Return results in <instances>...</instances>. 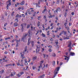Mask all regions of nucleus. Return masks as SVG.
<instances>
[{"label":"nucleus","mask_w":78,"mask_h":78,"mask_svg":"<svg viewBox=\"0 0 78 78\" xmlns=\"http://www.w3.org/2000/svg\"><path fill=\"white\" fill-rule=\"evenodd\" d=\"M40 49H38L37 48V49H36V52H39V51Z\"/></svg>","instance_id":"obj_25"},{"label":"nucleus","mask_w":78,"mask_h":78,"mask_svg":"<svg viewBox=\"0 0 78 78\" xmlns=\"http://www.w3.org/2000/svg\"><path fill=\"white\" fill-rule=\"evenodd\" d=\"M25 65H26V66H27V65H28V63H27V62H25Z\"/></svg>","instance_id":"obj_60"},{"label":"nucleus","mask_w":78,"mask_h":78,"mask_svg":"<svg viewBox=\"0 0 78 78\" xmlns=\"http://www.w3.org/2000/svg\"><path fill=\"white\" fill-rule=\"evenodd\" d=\"M28 35V36H29V37H31V31L30 30H29L28 33H25V35H23L21 41H23V42H25V39H26V38L27 37Z\"/></svg>","instance_id":"obj_1"},{"label":"nucleus","mask_w":78,"mask_h":78,"mask_svg":"<svg viewBox=\"0 0 78 78\" xmlns=\"http://www.w3.org/2000/svg\"><path fill=\"white\" fill-rule=\"evenodd\" d=\"M30 43H31V42H30V41H28L27 42V45H29L30 44Z\"/></svg>","instance_id":"obj_33"},{"label":"nucleus","mask_w":78,"mask_h":78,"mask_svg":"<svg viewBox=\"0 0 78 78\" xmlns=\"http://www.w3.org/2000/svg\"><path fill=\"white\" fill-rule=\"evenodd\" d=\"M59 2V0H57V4H58Z\"/></svg>","instance_id":"obj_45"},{"label":"nucleus","mask_w":78,"mask_h":78,"mask_svg":"<svg viewBox=\"0 0 78 78\" xmlns=\"http://www.w3.org/2000/svg\"><path fill=\"white\" fill-rule=\"evenodd\" d=\"M71 25H72V23H69V26H70Z\"/></svg>","instance_id":"obj_62"},{"label":"nucleus","mask_w":78,"mask_h":78,"mask_svg":"<svg viewBox=\"0 0 78 78\" xmlns=\"http://www.w3.org/2000/svg\"><path fill=\"white\" fill-rule=\"evenodd\" d=\"M24 4H25V1H23L22 2H21L20 3V5H24Z\"/></svg>","instance_id":"obj_15"},{"label":"nucleus","mask_w":78,"mask_h":78,"mask_svg":"<svg viewBox=\"0 0 78 78\" xmlns=\"http://www.w3.org/2000/svg\"><path fill=\"white\" fill-rule=\"evenodd\" d=\"M59 68L60 67H58L57 68H56V70H55L54 72V78H55V76H56V74H58V72L59 71Z\"/></svg>","instance_id":"obj_3"},{"label":"nucleus","mask_w":78,"mask_h":78,"mask_svg":"<svg viewBox=\"0 0 78 78\" xmlns=\"http://www.w3.org/2000/svg\"><path fill=\"white\" fill-rule=\"evenodd\" d=\"M36 58H37V57L36 56H34L33 58V60H35V59H36Z\"/></svg>","instance_id":"obj_20"},{"label":"nucleus","mask_w":78,"mask_h":78,"mask_svg":"<svg viewBox=\"0 0 78 78\" xmlns=\"http://www.w3.org/2000/svg\"><path fill=\"white\" fill-rule=\"evenodd\" d=\"M18 18H16L15 20V22L16 23H17L19 22V20H18Z\"/></svg>","instance_id":"obj_12"},{"label":"nucleus","mask_w":78,"mask_h":78,"mask_svg":"<svg viewBox=\"0 0 78 78\" xmlns=\"http://www.w3.org/2000/svg\"><path fill=\"white\" fill-rule=\"evenodd\" d=\"M11 66V65L10 64H8L7 65H5V67H7L8 66Z\"/></svg>","instance_id":"obj_18"},{"label":"nucleus","mask_w":78,"mask_h":78,"mask_svg":"<svg viewBox=\"0 0 78 78\" xmlns=\"http://www.w3.org/2000/svg\"><path fill=\"white\" fill-rule=\"evenodd\" d=\"M41 64H42V63H43V62H44V61H41Z\"/></svg>","instance_id":"obj_53"},{"label":"nucleus","mask_w":78,"mask_h":78,"mask_svg":"<svg viewBox=\"0 0 78 78\" xmlns=\"http://www.w3.org/2000/svg\"><path fill=\"white\" fill-rule=\"evenodd\" d=\"M36 7H37V6H38V7H39V8H40V7H41V6H39V5H38V4L37 3H36Z\"/></svg>","instance_id":"obj_34"},{"label":"nucleus","mask_w":78,"mask_h":78,"mask_svg":"<svg viewBox=\"0 0 78 78\" xmlns=\"http://www.w3.org/2000/svg\"><path fill=\"white\" fill-rule=\"evenodd\" d=\"M47 10V9H44V11H43L42 12V13H44L45 11H46V10Z\"/></svg>","instance_id":"obj_32"},{"label":"nucleus","mask_w":78,"mask_h":78,"mask_svg":"<svg viewBox=\"0 0 78 78\" xmlns=\"http://www.w3.org/2000/svg\"><path fill=\"white\" fill-rule=\"evenodd\" d=\"M25 62H27V59H25L24 60Z\"/></svg>","instance_id":"obj_52"},{"label":"nucleus","mask_w":78,"mask_h":78,"mask_svg":"<svg viewBox=\"0 0 78 78\" xmlns=\"http://www.w3.org/2000/svg\"><path fill=\"white\" fill-rule=\"evenodd\" d=\"M39 30H38L37 31V33L36 34V35H37V34H38V33H39Z\"/></svg>","instance_id":"obj_41"},{"label":"nucleus","mask_w":78,"mask_h":78,"mask_svg":"<svg viewBox=\"0 0 78 78\" xmlns=\"http://www.w3.org/2000/svg\"><path fill=\"white\" fill-rule=\"evenodd\" d=\"M21 74V75H22V74H23L24 73L23 72H21V73H20Z\"/></svg>","instance_id":"obj_59"},{"label":"nucleus","mask_w":78,"mask_h":78,"mask_svg":"<svg viewBox=\"0 0 78 78\" xmlns=\"http://www.w3.org/2000/svg\"><path fill=\"white\" fill-rule=\"evenodd\" d=\"M32 69H33V70H34V69H36V67H35L34 66H33L32 67Z\"/></svg>","instance_id":"obj_49"},{"label":"nucleus","mask_w":78,"mask_h":78,"mask_svg":"<svg viewBox=\"0 0 78 78\" xmlns=\"http://www.w3.org/2000/svg\"><path fill=\"white\" fill-rule=\"evenodd\" d=\"M71 14H72V16H73V15H74V14H75V13H74V12H72L71 13Z\"/></svg>","instance_id":"obj_47"},{"label":"nucleus","mask_w":78,"mask_h":78,"mask_svg":"<svg viewBox=\"0 0 78 78\" xmlns=\"http://www.w3.org/2000/svg\"><path fill=\"white\" fill-rule=\"evenodd\" d=\"M56 9L57 11H61V9L59 8H57Z\"/></svg>","instance_id":"obj_21"},{"label":"nucleus","mask_w":78,"mask_h":78,"mask_svg":"<svg viewBox=\"0 0 78 78\" xmlns=\"http://www.w3.org/2000/svg\"><path fill=\"white\" fill-rule=\"evenodd\" d=\"M72 36V34H71V35L67 37V39H69V37H71Z\"/></svg>","instance_id":"obj_31"},{"label":"nucleus","mask_w":78,"mask_h":78,"mask_svg":"<svg viewBox=\"0 0 78 78\" xmlns=\"http://www.w3.org/2000/svg\"><path fill=\"white\" fill-rule=\"evenodd\" d=\"M14 25L15 27H16L18 26V23H15L14 24Z\"/></svg>","instance_id":"obj_13"},{"label":"nucleus","mask_w":78,"mask_h":78,"mask_svg":"<svg viewBox=\"0 0 78 78\" xmlns=\"http://www.w3.org/2000/svg\"><path fill=\"white\" fill-rule=\"evenodd\" d=\"M22 17V16L21 15H19L17 14L16 16V18H18V17H20V18Z\"/></svg>","instance_id":"obj_8"},{"label":"nucleus","mask_w":78,"mask_h":78,"mask_svg":"<svg viewBox=\"0 0 78 78\" xmlns=\"http://www.w3.org/2000/svg\"><path fill=\"white\" fill-rule=\"evenodd\" d=\"M54 14H58V12L57 10L56 9V10H55L54 11Z\"/></svg>","instance_id":"obj_11"},{"label":"nucleus","mask_w":78,"mask_h":78,"mask_svg":"<svg viewBox=\"0 0 78 78\" xmlns=\"http://www.w3.org/2000/svg\"><path fill=\"white\" fill-rule=\"evenodd\" d=\"M72 41H70L69 42V43L68 44V47H72Z\"/></svg>","instance_id":"obj_6"},{"label":"nucleus","mask_w":78,"mask_h":78,"mask_svg":"<svg viewBox=\"0 0 78 78\" xmlns=\"http://www.w3.org/2000/svg\"><path fill=\"white\" fill-rule=\"evenodd\" d=\"M75 53L73 52H70L69 53V56H74L75 55Z\"/></svg>","instance_id":"obj_7"},{"label":"nucleus","mask_w":78,"mask_h":78,"mask_svg":"<svg viewBox=\"0 0 78 78\" xmlns=\"http://www.w3.org/2000/svg\"><path fill=\"white\" fill-rule=\"evenodd\" d=\"M4 53L5 54H7V53H8V52L6 51H5V52Z\"/></svg>","instance_id":"obj_56"},{"label":"nucleus","mask_w":78,"mask_h":78,"mask_svg":"<svg viewBox=\"0 0 78 78\" xmlns=\"http://www.w3.org/2000/svg\"><path fill=\"white\" fill-rule=\"evenodd\" d=\"M6 25H7V23H5V24L4 25V27H6Z\"/></svg>","instance_id":"obj_51"},{"label":"nucleus","mask_w":78,"mask_h":78,"mask_svg":"<svg viewBox=\"0 0 78 78\" xmlns=\"http://www.w3.org/2000/svg\"><path fill=\"white\" fill-rule=\"evenodd\" d=\"M29 12V10H27V12H26L25 13V15L27 16L28 12Z\"/></svg>","instance_id":"obj_17"},{"label":"nucleus","mask_w":78,"mask_h":78,"mask_svg":"<svg viewBox=\"0 0 78 78\" xmlns=\"http://www.w3.org/2000/svg\"><path fill=\"white\" fill-rule=\"evenodd\" d=\"M14 12H13L11 14V16H13V15H14Z\"/></svg>","instance_id":"obj_40"},{"label":"nucleus","mask_w":78,"mask_h":78,"mask_svg":"<svg viewBox=\"0 0 78 78\" xmlns=\"http://www.w3.org/2000/svg\"><path fill=\"white\" fill-rule=\"evenodd\" d=\"M41 67L42 68V64H40V66L39 67V69H41Z\"/></svg>","instance_id":"obj_29"},{"label":"nucleus","mask_w":78,"mask_h":78,"mask_svg":"<svg viewBox=\"0 0 78 78\" xmlns=\"http://www.w3.org/2000/svg\"><path fill=\"white\" fill-rule=\"evenodd\" d=\"M35 28H35V27H33V26H31V30H33V29L34 30H35Z\"/></svg>","instance_id":"obj_14"},{"label":"nucleus","mask_w":78,"mask_h":78,"mask_svg":"<svg viewBox=\"0 0 78 78\" xmlns=\"http://www.w3.org/2000/svg\"><path fill=\"white\" fill-rule=\"evenodd\" d=\"M40 24L41 23H40V22L39 21H38L37 23L38 27H39L40 26Z\"/></svg>","instance_id":"obj_23"},{"label":"nucleus","mask_w":78,"mask_h":78,"mask_svg":"<svg viewBox=\"0 0 78 78\" xmlns=\"http://www.w3.org/2000/svg\"><path fill=\"white\" fill-rule=\"evenodd\" d=\"M6 8H7V9H9V4H7V6L6 7Z\"/></svg>","instance_id":"obj_27"},{"label":"nucleus","mask_w":78,"mask_h":78,"mask_svg":"<svg viewBox=\"0 0 78 78\" xmlns=\"http://www.w3.org/2000/svg\"><path fill=\"white\" fill-rule=\"evenodd\" d=\"M49 48L50 49H51V48H52V47L51 46H48Z\"/></svg>","instance_id":"obj_39"},{"label":"nucleus","mask_w":78,"mask_h":78,"mask_svg":"<svg viewBox=\"0 0 78 78\" xmlns=\"http://www.w3.org/2000/svg\"><path fill=\"white\" fill-rule=\"evenodd\" d=\"M55 61H53V65L55 66Z\"/></svg>","instance_id":"obj_35"},{"label":"nucleus","mask_w":78,"mask_h":78,"mask_svg":"<svg viewBox=\"0 0 78 78\" xmlns=\"http://www.w3.org/2000/svg\"><path fill=\"white\" fill-rule=\"evenodd\" d=\"M31 40V37H29V38H28V41L30 42V41Z\"/></svg>","instance_id":"obj_46"},{"label":"nucleus","mask_w":78,"mask_h":78,"mask_svg":"<svg viewBox=\"0 0 78 78\" xmlns=\"http://www.w3.org/2000/svg\"><path fill=\"white\" fill-rule=\"evenodd\" d=\"M34 41H31V45L33 47H34Z\"/></svg>","instance_id":"obj_10"},{"label":"nucleus","mask_w":78,"mask_h":78,"mask_svg":"<svg viewBox=\"0 0 78 78\" xmlns=\"http://www.w3.org/2000/svg\"><path fill=\"white\" fill-rule=\"evenodd\" d=\"M48 51L50 52H51V49H50L48 50Z\"/></svg>","instance_id":"obj_57"},{"label":"nucleus","mask_w":78,"mask_h":78,"mask_svg":"<svg viewBox=\"0 0 78 78\" xmlns=\"http://www.w3.org/2000/svg\"><path fill=\"white\" fill-rule=\"evenodd\" d=\"M66 16H67V12H65L64 15L65 17H66Z\"/></svg>","instance_id":"obj_38"},{"label":"nucleus","mask_w":78,"mask_h":78,"mask_svg":"<svg viewBox=\"0 0 78 78\" xmlns=\"http://www.w3.org/2000/svg\"><path fill=\"white\" fill-rule=\"evenodd\" d=\"M22 15L23 17H25V15H24V14H22Z\"/></svg>","instance_id":"obj_43"},{"label":"nucleus","mask_w":78,"mask_h":78,"mask_svg":"<svg viewBox=\"0 0 78 78\" xmlns=\"http://www.w3.org/2000/svg\"><path fill=\"white\" fill-rule=\"evenodd\" d=\"M44 58H45V55L44 54H43Z\"/></svg>","instance_id":"obj_58"},{"label":"nucleus","mask_w":78,"mask_h":78,"mask_svg":"<svg viewBox=\"0 0 78 78\" xmlns=\"http://www.w3.org/2000/svg\"><path fill=\"white\" fill-rule=\"evenodd\" d=\"M16 47H18V45H19V43L18 42H16Z\"/></svg>","instance_id":"obj_24"},{"label":"nucleus","mask_w":78,"mask_h":78,"mask_svg":"<svg viewBox=\"0 0 78 78\" xmlns=\"http://www.w3.org/2000/svg\"><path fill=\"white\" fill-rule=\"evenodd\" d=\"M11 39L10 37H6L5 38V40H8V39Z\"/></svg>","instance_id":"obj_30"},{"label":"nucleus","mask_w":78,"mask_h":78,"mask_svg":"<svg viewBox=\"0 0 78 78\" xmlns=\"http://www.w3.org/2000/svg\"><path fill=\"white\" fill-rule=\"evenodd\" d=\"M41 2V1L39 0L38 2V4L39 5L40 4V2Z\"/></svg>","instance_id":"obj_55"},{"label":"nucleus","mask_w":78,"mask_h":78,"mask_svg":"<svg viewBox=\"0 0 78 78\" xmlns=\"http://www.w3.org/2000/svg\"><path fill=\"white\" fill-rule=\"evenodd\" d=\"M27 51V46H26L25 48V50L23 51V53H20V54H21V57H22V59H23L25 58V57L23 56H24V55H25V53Z\"/></svg>","instance_id":"obj_2"},{"label":"nucleus","mask_w":78,"mask_h":78,"mask_svg":"<svg viewBox=\"0 0 78 78\" xmlns=\"http://www.w3.org/2000/svg\"><path fill=\"white\" fill-rule=\"evenodd\" d=\"M50 40L51 41H53V39L52 38H51L50 39Z\"/></svg>","instance_id":"obj_54"},{"label":"nucleus","mask_w":78,"mask_h":78,"mask_svg":"<svg viewBox=\"0 0 78 78\" xmlns=\"http://www.w3.org/2000/svg\"><path fill=\"white\" fill-rule=\"evenodd\" d=\"M42 36H43V37H45V34L43 33L42 34Z\"/></svg>","instance_id":"obj_37"},{"label":"nucleus","mask_w":78,"mask_h":78,"mask_svg":"<svg viewBox=\"0 0 78 78\" xmlns=\"http://www.w3.org/2000/svg\"><path fill=\"white\" fill-rule=\"evenodd\" d=\"M21 75V74L20 73L17 74V76L18 77H20Z\"/></svg>","instance_id":"obj_19"},{"label":"nucleus","mask_w":78,"mask_h":78,"mask_svg":"<svg viewBox=\"0 0 78 78\" xmlns=\"http://www.w3.org/2000/svg\"><path fill=\"white\" fill-rule=\"evenodd\" d=\"M7 5H9V6L11 5V0H9L7 2Z\"/></svg>","instance_id":"obj_4"},{"label":"nucleus","mask_w":78,"mask_h":78,"mask_svg":"<svg viewBox=\"0 0 78 78\" xmlns=\"http://www.w3.org/2000/svg\"><path fill=\"white\" fill-rule=\"evenodd\" d=\"M16 42H20V39H19V40H16Z\"/></svg>","instance_id":"obj_28"},{"label":"nucleus","mask_w":78,"mask_h":78,"mask_svg":"<svg viewBox=\"0 0 78 78\" xmlns=\"http://www.w3.org/2000/svg\"><path fill=\"white\" fill-rule=\"evenodd\" d=\"M37 48H41V46L39 45H37Z\"/></svg>","instance_id":"obj_26"},{"label":"nucleus","mask_w":78,"mask_h":78,"mask_svg":"<svg viewBox=\"0 0 78 78\" xmlns=\"http://www.w3.org/2000/svg\"><path fill=\"white\" fill-rule=\"evenodd\" d=\"M52 56L53 57H55V56H56V54H53Z\"/></svg>","instance_id":"obj_36"},{"label":"nucleus","mask_w":78,"mask_h":78,"mask_svg":"<svg viewBox=\"0 0 78 78\" xmlns=\"http://www.w3.org/2000/svg\"><path fill=\"white\" fill-rule=\"evenodd\" d=\"M13 74L12 73H11V76H13Z\"/></svg>","instance_id":"obj_64"},{"label":"nucleus","mask_w":78,"mask_h":78,"mask_svg":"<svg viewBox=\"0 0 78 78\" xmlns=\"http://www.w3.org/2000/svg\"><path fill=\"white\" fill-rule=\"evenodd\" d=\"M44 48H42V50H41V52H43V51H44Z\"/></svg>","instance_id":"obj_44"},{"label":"nucleus","mask_w":78,"mask_h":78,"mask_svg":"<svg viewBox=\"0 0 78 78\" xmlns=\"http://www.w3.org/2000/svg\"><path fill=\"white\" fill-rule=\"evenodd\" d=\"M23 25H24V24L23 23L21 24V30L22 32H23V30L24 28H23Z\"/></svg>","instance_id":"obj_5"},{"label":"nucleus","mask_w":78,"mask_h":78,"mask_svg":"<svg viewBox=\"0 0 78 78\" xmlns=\"http://www.w3.org/2000/svg\"><path fill=\"white\" fill-rule=\"evenodd\" d=\"M12 74H13V75H15V74H16V72H12Z\"/></svg>","instance_id":"obj_48"},{"label":"nucleus","mask_w":78,"mask_h":78,"mask_svg":"<svg viewBox=\"0 0 78 78\" xmlns=\"http://www.w3.org/2000/svg\"><path fill=\"white\" fill-rule=\"evenodd\" d=\"M72 49V47H70L69 48V53H70V52H71V49Z\"/></svg>","instance_id":"obj_22"},{"label":"nucleus","mask_w":78,"mask_h":78,"mask_svg":"<svg viewBox=\"0 0 78 78\" xmlns=\"http://www.w3.org/2000/svg\"><path fill=\"white\" fill-rule=\"evenodd\" d=\"M5 72V71H4V70H2L1 71H0V74L1 75L2 74V73H3V72Z\"/></svg>","instance_id":"obj_16"},{"label":"nucleus","mask_w":78,"mask_h":78,"mask_svg":"<svg viewBox=\"0 0 78 78\" xmlns=\"http://www.w3.org/2000/svg\"><path fill=\"white\" fill-rule=\"evenodd\" d=\"M17 66H20V64L19 63H17Z\"/></svg>","instance_id":"obj_61"},{"label":"nucleus","mask_w":78,"mask_h":78,"mask_svg":"<svg viewBox=\"0 0 78 78\" xmlns=\"http://www.w3.org/2000/svg\"><path fill=\"white\" fill-rule=\"evenodd\" d=\"M53 17V16H52V15H50L49 17V18H50V17Z\"/></svg>","instance_id":"obj_63"},{"label":"nucleus","mask_w":78,"mask_h":78,"mask_svg":"<svg viewBox=\"0 0 78 78\" xmlns=\"http://www.w3.org/2000/svg\"><path fill=\"white\" fill-rule=\"evenodd\" d=\"M66 34H67V32H66V31H64V34H65V35H66Z\"/></svg>","instance_id":"obj_50"},{"label":"nucleus","mask_w":78,"mask_h":78,"mask_svg":"<svg viewBox=\"0 0 78 78\" xmlns=\"http://www.w3.org/2000/svg\"><path fill=\"white\" fill-rule=\"evenodd\" d=\"M30 27V25H28L27 26V28H29Z\"/></svg>","instance_id":"obj_42"},{"label":"nucleus","mask_w":78,"mask_h":78,"mask_svg":"<svg viewBox=\"0 0 78 78\" xmlns=\"http://www.w3.org/2000/svg\"><path fill=\"white\" fill-rule=\"evenodd\" d=\"M45 76V75L44 74H43L42 75L40 76H38L39 78H44Z\"/></svg>","instance_id":"obj_9"}]
</instances>
